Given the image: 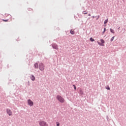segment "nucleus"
Instances as JSON below:
<instances>
[{
    "label": "nucleus",
    "instance_id": "nucleus-1",
    "mask_svg": "<svg viewBox=\"0 0 126 126\" xmlns=\"http://www.w3.org/2000/svg\"><path fill=\"white\" fill-rule=\"evenodd\" d=\"M56 98L57 100H58V101H60V103H64V98L62 97V96L58 95L56 96Z\"/></svg>",
    "mask_w": 126,
    "mask_h": 126
},
{
    "label": "nucleus",
    "instance_id": "nucleus-2",
    "mask_svg": "<svg viewBox=\"0 0 126 126\" xmlns=\"http://www.w3.org/2000/svg\"><path fill=\"white\" fill-rule=\"evenodd\" d=\"M39 125L40 126H48L47 122L43 121H41L39 122Z\"/></svg>",
    "mask_w": 126,
    "mask_h": 126
},
{
    "label": "nucleus",
    "instance_id": "nucleus-3",
    "mask_svg": "<svg viewBox=\"0 0 126 126\" xmlns=\"http://www.w3.org/2000/svg\"><path fill=\"white\" fill-rule=\"evenodd\" d=\"M39 69H40V70H41L42 71H43V70H44V69H45V66L42 63H40L39 64Z\"/></svg>",
    "mask_w": 126,
    "mask_h": 126
},
{
    "label": "nucleus",
    "instance_id": "nucleus-4",
    "mask_svg": "<svg viewBox=\"0 0 126 126\" xmlns=\"http://www.w3.org/2000/svg\"><path fill=\"white\" fill-rule=\"evenodd\" d=\"M28 104L31 106H33V105H34V103L31 99L28 100Z\"/></svg>",
    "mask_w": 126,
    "mask_h": 126
},
{
    "label": "nucleus",
    "instance_id": "nucleus-5",
    "mask_svg": "<svg viewBox=\"0 0 126 126\" xmlns=\"http://www.w3.org/2000/svg\"><path fill=\"white\" fill-rule=\"evenodd\" d=\"M7 114L9 115V116H12V112L10 109H7L6 110Z\"/></svg>",
    "mask_w": 126,
    "mask_h": 126
},
{
    "label": "nucleus",
    "instance_id": "nucleus-6",
    "mask_svg": "<svg viewBox=\"0 0 126 126\" xmlns=\"http://www.w3.org/2000/svg\"><path fill=\"white\" fill-rule=\"evenodd\" d=\"M52 47L53 49H56V50H58L59 49V47H58V45L57 44H53Z\"/></svg>",
    "mask_w": 126,
    "mask_h": 126
},
{
    "label": "nucleus",
    "instance_id": "nucleus-7",
    "mask_svg": "<svg viewBox=\"0 0 126 126\" xmlns=\"http://www.w3.org/2000/svg\"><path fill=\"white\" fill-rule=\"evenodd\" d=\"M30 77H31V79H32V81H34V80H35V76L34 75H32L30 76Z\"/></svg>",
    "mask_w": 126,
    "mask_h": 126
},
{
    "label": "nucleus",
    "instance_id": "nucleus-8",
    "mask_svg": "<svg viewBox=\"0 0 126 126\" xmlns=\"http://www.w3.org/2000/svg\"><path fill=\"white\" fill-rule=\"evenodd\" d=\"M70 34H71V35H74V34H75L74 31L71 30L70 31Z\"/></svg>",
    "mask_w": 126,
    "mask_h": 126
},
{
    "label": "nucleus",
    "instance_id": "nucleus-9",
    "mask_svg": "<svg viewBox=\"0 0 126 126\" xmlns=\"http://www.w3.org/2000/svg\"><path fill=\"white\" fill-rule=\"evenodd\" d=\"M110 32H111V33H113V34H115V31H114V30H113L112 29H110Z\"/></svg>",
    "mask_w": 126,
    "mask_h": 126
},
{
    "label": "nucleus",
    "instance_id": "nucleus-10",
    "mask_svg": "<svg viewBox=\"0 0 126 126\" xmlns=\"http://www.w3.org/2000/svg\"><path fill=\"white\" fill-rule=\"evenodd\" d=\"M90 40L91 41V42H94V41H95V40L94 39H93V38L91 37L90 38Z\"/></svg>",
    "mask_w": 126,
    "mask_h": 126
},
{
    "label": "nucleus",
    "instance_id": "nucleus-11",
    "mask_svg": "<svg viewBox=\"0 0 126 126\" xmlns=\"http://www.w3.org/2000/svg\"><path fill=\"white\" fill-rule=\"evenodd\" d=\"M100 42L102 43L101 44H104L105 43V40L103 39H100Z\"/></svg>",
    "mask_w": 126,
    "mask_h": 126
},
{
    "label": "nucleus",
    "instance_id": "nucleus-12",
    "mask_svg": "<svg viewBox=\"0 0 126 126\" xmlns=\"http://www.w3.org/2000/svg\"><path fill=\"white\" fill-rule=\"evenodd\" d=\"M34 67H35V68H38V63H35L34 64Z\"/></svg>",
    "mask_w": 126,
    "mask_h": 126
},
{
    "label": "nucleus",
    "instance_id": "nucleus-13",
    "mask_svg": "<svg viewBox=\"0 0 126 126\" xmlns=\"http://www.w3.org/2000/svg\"><path fill=\"white\" fill-rule=\"evenodd\" d=\"M79 93H80V94H81L82 95H83V91H82V90H80V91H79Z\"/></svg>",
    "mask_w": 126,
    "mask_h": 126
},
{
    "label": "nucleus",
    "instance_id": "nucleus-14",
    "mask_svg": "<svg viewBox=\"0 0 126 126\" xmlns=\"http://www.w3.org/2000/svg\"><path fill=\"white\" fill-rule=\"evenodd\" d=\"M114 39H115V36H113L111 38V41L113 42V41H114Z\"/></svg>",
    "mask_w": 126,
    "mask_h": 126
},
{
    "label": "nucleus",
    "instance_id": "nucleus-15",
    "mask_svg": "<svg viewBox=\"0 0 126 126\" xmlns=\"http://www.w3.org/2000/svg\"><path fill=\"white\" fill-rule=\"evenodd\" d=\"M106 89H107V90H110V87H109V86H107L106 87Z\"/></svg>",
    "mask_w": 126,
    "mask_h": 126
},
{
    "label": "nucleus",
    "instance_id": "nucleus-16",
    "mask_svg": "<svg viewBox=\"0 0 126 126\" xmlns=\"http://www.w3.org/2000/svg\"><path fill=\"white\" fill-rule=\"evenodd\" d=\"M97 43H98V45H100V46H104L103 44L100 43V42H97Z\"/></svg>",
    "mask_w": 126,
    "mask_h": 126
},
{
    "label": "nucleus",
    "instance_id": "nucleus-17",
    "mask_svg": "<svg viewBox=\"0 0 126 126\" xmlns=\"http://www.w3.org/2000/svg\"><path fill=\"white\" fill-rule=\"evenodd\" d=\"M2 20V21H4V22H7V21H8V19H7V20H4V19H3Z\"/></svg>",
    "mask_w": 126,
    "mask_h": 126
},
{
    "label": "nucleus",
    "instance_id": "nucleus-18",
    "mask_svg": "<svg viewBox=\"0 0 126 126\" xmlns=\"http://www.w3.org/2000/svg\"><path fill=\"white\" fill-rule=\"evenodd\" d=\"M106 23H108V19L105 20L104 24H106Z\"/></svg>",
    "mask_w": 126,
    "mask_h": 126
},
{
    "label": "nucleus",
    "instance_id": "nucleus-19",
    "mask_svg": "<svg viewBox=\"0 0 126 126\" xmlns=\"http://www.w3.org/2000/svg\"><path fill=\"white\" fill-rule=\"evenodd\" d=\"M105 32H106V28H104V31L103 32V34H104V33H105Z\"/></svg>",
    "mask_w": 126,
    "mask_h": 126
},
{
    "label": "nucleus",
    "instance_id": "nucleus-20",
    "mask_svg": "<svg viewBox=\"0 0 126 126\" xmlns=\"http://www.w3.org/2000/svg\"><path fill=\"white\" fill-rule=\"evenodd\" d=\"M73 87H74V89L76 90V86H75V85H73Z\"/></svg>",
    "mask_w": 126,
    "mask_h": 126
},
{
    "label": "nucleus",
    "instance_id": "nucleus-21",
    "mask_svg": "<svg viewBox=\"0 0 126 126\" xmlns=\"http://www.w3.org/2000/svg\"><path fill=\"white\" fill-rule=\"evenodd\" d=\"M87 13H87V12H85V11H83V14H87Z\"/></svg>",
    "mask_w": 126,
    "mask_h": 126
},
{
    "label": "nucleus",
    "instance_id": "nucleus-22",
    "mask_svg": "<svg viewBox=\"0 0 126 126\" xmlns=\"http://www.w3.org/2000/svg\"><path fill=\"white\" fill-rule=\"evenodd\" d=\"M57 126H60V123H59V122H57Z\"/></svg>",
    "mask_w": 126,
    "mask_h": 126
},
{
    "label": "nucleus",
    "instance_id": "nucleus-23",
    "mask_svg": "<svg viewBox=\"0 0 126 126\" xmlns=\"http://www.w3.org/2000/svg\"><path fill=\"white\" fill-rule=\"evenodd\" d=\"M88 16H91V14H89Z\"/></svg>",
    "mask_w": 126,
    "mask_h": 126
}]
</instances>
